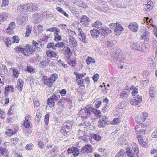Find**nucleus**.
I'll list each match as a JSON object with an SVG mask.
<instances>
[{
  "mask_svg": "<svg viewBox=\"0 0 157 157\" xmlns=\"http://www.w3.org/2000/svg\"><path fill=\"white\" fill-rule=\"evenodd\" d=\"M92 25L93 27L98 29L100 34H101L102 36H105L112 32L110 29L106 27L99 21H96L92 24Z\"/></svg>",
  "mask_w": 157,
  "mask_h": 157,
  "instance_id": "obj_1",
  "label": "nucleus"
},
{
  "mask_svg": "<svg viewBox=\"0 0 157 157\" xmlns=\"http://www.w3.org/2000/svg\"><path fill=\"white\" fill-rule=\"evenodd\" d=\"M57 78V75L55 74L51 75L48 78L46 76H43L42 77L41 80L45 85L50 86Z\"/></svg>",
  "mask_w": 157,
  "mask_h": 157,
  "instance_id": "obj_2",
  "label": "nucleus"
},
{
  "mask_svg": "<svg viewBox=\"0 0 157 157\" xmlns=\"http://www.w3.org/2000/svg\"><path fill=\"white\" fill-rule=\"evenodd\" d=\"M93 151V148L92 146L90 145L87 144L84 146H83L81 148L80 150V154L83 155L85 154H87L92 152Z\"/></svg>",
  "mask_w": 157,
  "mask_h": 157,
  "instance_id": "obj_3",
  "label": "nucleus"
},
{
  "mask_svg": "<svg viewBox=\"0 0 157 157\" xmlns=\"http://www.w3.org/2000/svg\"><path fill=\"white\" fill-rule=\"evenodd\" d=\"M73 124V122L72 121L68 120L64 123L62 127V128L61 130V132H63L67 133L69 131V130L71 129Z\"/></svg>",
  "mask_w": 157,
  "mask_h": 157,
  "instance_id": "obj_4",
  "label": "nucleus"
},
{
  "mask_svg": "<svg viewBox=\"0 0 157 157\" xmlns=\"http://www.w3.org/2000/svg\"><path fill=\"white\" fill-rule=\"evenodd\" d=\"M27 20V18L24 14H21L17 16V22L18 25H23L26 23Z\"/></svg>",
  "mask_w": 157,
  "mask_h": 157,
  "instance_id": "obj_5",
  "label": "nucleus"
},
{
  "mask_svg": "<svg viewBox=\"0 0 157 157\" xmlns=\"http://www.w3.org/2000/svg\"><path fill=\"white\" fill-rule=\"evenodd\" d=\"M68 154L72 153L75 157H76L80 154V151L75 147H71L68 149L67 151Z\"/></svg>",
  "mask_w": 157,
  "mask_h": 157,
  "instance_id": "obj_6",
  "label": "nucleus"
},
{
  "mask_svg": "<svg viewBox=\"0 0 157 157\" xmlns=\"http://www.w3.org/2000/svg\"><path fill=\"white\" fill-rule=\"evenodd\" d=\"M150 96L153 98L157 94V87L154 85H151L149 89Z\"/></svg>",
  "mask_w": 157,
  "mask_h": 157,
  "instance_id": "obj_7",
  "label": "nucleus"
},
{
  "mask_svg": "<svg viewBox=\"0 0 157 157\" xmlns=\"http://www.w3.org/2000/svg\"><path fill=\"white\" fill-rule=\"evenodd\" d=\"M68 38L70 46L75 49L78 46L77 42L75 39L71 35H69Z\"/></svg>",
  "mask_w": 157,
  "mask_h": 157,
  "instance_id": "obj_8",
  "label": "nucleus"
},
{
  "mask_svg": "<svg viewBox=\"0 0 157 157\" xmlns=\"http://www.w3.org/2000/svg\"><path fill=\"white\" fill-rule=\"evenodd\" d=\"M80 22L82 25L87 27L90 24V20L88 17L85 15H83L81 17Z\"/></svg>",
  "mask_w": 157,
  "mask_h": 157,
  "instance_id": "obj_9",
  "label": "nucleus"
},
{
  "mask_svg": "<svg viewBox=\"0 0 157 157\" xmlns=\"http://www.w3.org/2000/svg\"><path fill=\"white\" fill-rule=\"evenodd\" d=\"M142 100V97L139 95L133 97L130 101V103L132 105H137L139 104Z\"/></svg>",
  "mask_w": 157,
  "mask_h": 157,
  "instance_id": "obj_10",
  "label": "nucleus"
},
{
  "mask_svg": "<svg viewBox=\"0 0 157 157\" xmlns=\"http://www.w3.org/2000/svg\"><path fill=\"white\" fill-rule=\"evenodd\" d=\"M128 28L132 32H136L139 29V26L135 22H131L128 25Z\"/></svg>",
  "mask_w": 157,
  "mask_h": 157,
  "instance_id": "obj_11",
  "label": "nucleus"
},
{
  "mask_svg": "<svg viewBox=\"0 0 157 157\" xmlns=\"http://www.w3.org/2000/svg\"><path fill=\"white\" fill-rule=\"evenodd\" d=\"M131 148H127L126 151L127 155L129 157H138L139 156L138 153H136Z\"/></svg>",
  "mask_w": 157,
  "mask_h": 157,
  "instance_id": "obj_12",
  "label": "nucleus"
},
{
  "mask_svg": "<svg viewBox=\"0 0 157 157\" xmlns=\"http://www.w3.org/2000/svg\"><path fill=\"white\" fill-rule=\"evenodd\" d=\"M137 138L140 144L142 147H147L148 146L147 143L146 142V140L142 139V136L140 135H139L137 136Z\"/></svg>",
  "mask_w": 157,
  "mask_h": 157,
  "instance_id": "obj_13",
  "label": "nucleus"
},
{
  "mask_svg": "<svg viewBox=\"0 0 157 157\" xmlns=\"http://www.w3.org/2000/svg\"><path fill=\"white\" fill-rule=\"evenodd\" d=\"M150 37L149 33L146 31L143 33L141 38L144 40L145 44H147L150 41Z\"/></svg>",
  "mask_w": 157,
  "mask_h": 157,
  "instance_id": "obj_14",
  "label": "nucleus"
},
{
  "mask_svg": "<svg viewBox=\"0 0 157 157\" xmlns=\"http://www.w3.org/2000/svg\"><path fill=\"white\" fill-rule=\"evenodd\" d=\"M107 117L106 116L103 117L98 122V126L100 127H104L107 123Z\"/></svg>",
  "mask_w": 157,
  "mask_h": 157,
  "instance_id": "obj_15",
  "label": "nucleus"
},
{
  "mask_svg": "<svg viewBox=\"0 0 157 157\" xmlns=\"http://www.w3.org/2000/svg\"><path fill=\"white\" fill-rule=\"evenodd\" d=\"M90 34L92 37L96 38L98 37L99 35L100 34L98 29H95L91 30L90 31Z\"/></svg>",
  "mask_w": 157,
  "mask_h": 157,
  "instance_id": "obj_16",
  "label": "nucleus"
},
{
  "mask_svg": "<svg viewBox=\"0 0 157 157\" xmlns=\"http://www.w3.org/2000/svg\"><path fill=\"white\" fill-rule=\"evenodd\" d=\"M130 48L136 51H140L142 49L139 44L136 42L131 43L130 45Z\"/></svg>",
  "mask_w": 157,
  "mask_h": 157,
  "instance_id": "obj_17",
  "label": "nucleus"
},
{
  "mask_svg": "<svg viewBox=\"0 0 157 157\" xmlns=\"http://www.w3.org/2000/svg\"><path fill=\"white\" fill-rule=\"evenodd\" d=\"M123 30V28L121 25L119 24L114 29L115 33L117 35H119L121 33V32Z\"/></svg>",
  "mask_w": 157,
  "mask_h": 157,
  "instance_id": "obj_18",
  "label": "nucleus"
},
{
  "mask_svg": "<svg viewBox=\"0 0 157 157\" xmlns=\"http://www.w3.org/2000/svg\"><path fill=\"white\" fill-rule=\"evenodd\" d=\"M78 38L80 40L84 43H87V39L86 37L85 34L84 33L82 34L78 35Z\"/></svg>",
  "mask_w": 157,
  "mask_h": 157,
  "instance_id": "obj_19",
  "label": "nucleus"
},
{
  "mask_svg": "<svg viewBox=\"0 0 157 157\" xmlns=\"http://www.w3.org/2000/svg\"><path fill=\"white\" fill-rule=\"evenodd\" d=\"M129 91L127 89H125L122 90L121 91L120 96L122 98H124L126 97L129 94Z\"/></svg>",
  "mask_w": 157,
  "mask_h": 157,
  "instance_id": "obj_20",
  "label": "nucleus"
},
{
  "mask_svg": "<svg viewBox=\"0 0 157 157\" xmlns=\"http://www.w3.org/2000/svg\"><path fill=\"white\" fill-rule=\"evenodd\" d=\"M49 62L50 60L48 59L46 60H42L40 62V66L44 68L49 64Z\"/></svg>",
  "mask_w": 157,
  "mask_h": 157,
  "instance_id": "obj_21",
  "label": "nucleus"
},
{
  "mask_svg": "<svg viewBox=\"0 0 157 157\" xmlns=\"http://www.w3.org/2000/svg\"><path fill=\"white\" fill-rule=\"evenodd\" d=\"M26 4H21L17 8V11L26 12Z\"/></svg>",
  "mask_w": 157,
  "mask_h": 157,
  "instance_id": "obj_22",
  "label": "nucleus"
},
{
  "mask_svg": "<svg viewBox=\"0 0 157 157\" xmlns=\"http://www.w3.org/2000/svg\"><path fill=\"white\" fill-rule=\"evenodd\" d=\"M29 8H30V11H34L36 10L38 8V6L36 4H33L32 3H29Z\"/></svg>",
  "mask_w": 157,
  "mask_h": 157,
  "instance_id": "obj_23",
  "label": "nucleus"
},
{
  "mask_svg": "<svg viewBox=\"0 0 157 157\" xmlns=\"http://www.w3.org/2000/svg\"><path fill=\"white\" fill-rule=\"evenodd\" d=\"M46 54L48 57L51 58L56 57L57 55L54 52L50 50L47 51L46 52Z\"/></svg>",
  "mask_w": 157,
  "mask_h": 157,
  "instance_id": "obj_24",
  "label": "nucleus"
},
{
  "mask_svg": "<svg viewBox=\"0 0 157 157\" xmlns=\"http://www.w3.org/2000/svg\"><path fill=\"white\" fill-rule=\"evenodd\" d=\"M14 91L13 86L12 85H8V86L5 88L4 93L6 94L9 92H12Z\"/></svg>",
  "mask_w": 157,
  "mask_h": 157,
  "instance_id": "obj_25",
  "label": "nucleus"
},
{
  "mask_svg": "<svg viewBox=\"0 0 157 157\" xmlns=\"http://www.w3.org/2000/svg\"><path fill=\"white\" fill-rule=\"evenodd\" d=\"M47 104L50 107H52L55 105V101L50 97L48 99Z\"/></svg>",
  "mask_w": 157,
  "mask_h": 157,
  "instance_id": "obj_26",
  "label": "nucleus"
},
{
  "mask_svg": "<svg viewBox=\"0 0 157 157\" xmlns=\"http://www.w3.org/2000/svg\"><path fill=\"white\" fill-rule=\"evenodd\" d=\"M23 84V81L21 80H19V81L18 82L17 86V87L19 91H21L22 90Z\"/></svg>",
  "mask_w": 157,
  "mask_h": 157,
  "instance_id": "obj_27",
  "label": "nucleus"
},
{
  "mask_svg": "<svg viewBox=\"0 0 157 157\" xmlns=\"http://www.w3.org/2000/svg\"><path fill=\"white\" fill-rule=\"evenodd\" d=\"M15 133V131H13L10 129H7L5 132V134L9 136H11Z\"/></svg>",
  "mask_w": 157,
  "mask_h": 157,
  "instance_id": "obj_28",
  "label": "nucleus"
},
{
  "mask_svg": "<svg viewBox=\"0 0 157 157\" xmlns=\"http://www.w3.org/2000/svg\"><path fill=\"white\" fill-rule=\"evenodd\" d=\"M108 102V99L106 98H105L103 100V103L104 105V108L103 109H102V111H104V110H105L106 109H107L109 107V105H108L107 104Z\"/></svg>",
  "mask_w": 157,
  "mask_h": 157,
  "instance_id": "obj_29",
  "label": "nucleus"
},
{
  "mask_svg": "<svg viewBox=\"0 0 157 157\" xmlns=\"http://www.w3.org/2000/svg\"><path fill=\"white\" fill-rule=\"evenodd\" d=\"M32 26L31 25H28L26 27L25 36H29L32 31Z\"/></svg>",
  "mask_w": 157,
  "mask_h": 157,
  "instance_id": "obj_30",
  "label": "nucleus"
},
{
  "mask_svg": "<svg viewBox=\"0 0 157 157\" xmlns=\"http://www.w3.org/2000/svg\"><path fill=\"white\" fill-rule=\"evenodd\" d=\"M125 154V152L122 149H121L116 155L115 157H123Z\"/></svg>",
  "mask_w": 157,
  "mask_h": 157,
  "instance_id": "obj_31",
  "label": "nucleus"
},
{
  "mask_svg": "<svg viewBox=\"0 0 157 157\" xmlns=\"http://www.w3.org/2000/svg\"><path fill=\"white\" fill-rule=\"evenodd\" d=\"M86 63L89 65L92 63H94L95 62L94 59L91 57L88 56V59L86 60Z\"/></svg>",
  "mask_w": 157,
  "mask_h": 157,
  "instance_id": "obj_32",
  "label": "nucleus"
},
{
  "mask_svg": "<svg viewBox=\"0 0 157 157\" xmlns=\"http://www.w3.org/2000/svg\"><path fill=\"white\" fill-rule=\"evenodd\" d=\"M8 16V14L6 13H1L0 15V20H2L4 21L6 20Z\"/></svg>",
  "mask_w": 157,
  "mask_h": 157,
  "instance_id": "obj_33",
  "label": "nucleus"
},
{
  "mask_svg": "<svg viewBox=\"0 0 157 157\" xmlns=\"http://www.w3.org/2000/svg\"><path fill=\"white\" fill-rule=\"evenodd\" d=\"M46 31H49L52 32H54L55 31H56V32H58V33H60L59 29L55 27H52L46 30Z\"/></svg>",
  "mask_w": 157,
  "mask_h": 157,
  "instance_id": "obj_34",
  "label": "nucleus"
},
{
  "mask_svg": "<svg viewBox=\"0 0 157 157\" xmlns=\"http://www.w3.org/2000/svg\"><path fill=\"white\" fill-rule=\"evenodd\" d=\"M65 43L63 42H58L56 43L55 45L56 48H63L65 47Z\"/></svg>",
  "mask_w": 157,
  "mask_h": 157,
  "instance_id": "obj_35",
  "label": "nucleus"
},
{
  "mask_svg": "<svg viewBox=\"0 0 157 157\" xmlns=\"http://www.w3.org/2000/svg\"><path fill=\"white\" fill-rule=\"evenodd\" d=\"M132 150H134V151L136 152H139V148L138 147V146L136 144L134 143H133L132 144Z\"/></svg>",
  "mask_w": 157,
  "mask_h": 157,
  "instance_id": "obj_36",
  "label": "nucleus"
},
{
  "mask_svg": "<svg viewBox=\"0 0 157 157\" xmlns=\"http://www.w3.org/2000/svg\"><path fill=\"white\" fill-rule=\"evenodd\" d=\"M153 6L148 4H146L144 5V9L147 11H150L152 9Z\"/></svg>",
  "mask_w": 157,
  "mask_h": 157,
  "instance_id": "obj_37",
  "label": "nucleus"
},
{
  "mask_svg": "<svg viewBox=\"0 0 157 157\" xmlns=\"http://www.w3.org/2000/svg\"><path fill=\"white\" fill-rule=\"evenodd\" d=\"M93 109H94L91 108V107H90L89 106H87L85 108V112L87 114H90L91 112H93Z\"/></svg>",
  "mask_w": 157,
  "mask_h": 157,
  "instance_id": "obj_38",
  "label": "nucleus"
},
{
  "mask_svg": "<svg viewBox=\"0 0 157 157\" xmlns=\"http://www.w3.org/2000/svg\"><path fill=\"white\" fill-rule=\"evenodd\" d=\"M58 32L55 33L54 34L55 40L56 41L61 40L62 38L61 36L59 34Z\"/></svg>",
  "mask_w": 157,
  "mask_h": 157,
  "instance_id": "obj_39",
  "label": "nucleus"
},
{
  "mask_svg": "<svg viewBox=\"0 0 157 157\" xmlns=\"http://www.w3.org/2000/svg\"><path fill=\"white\" fill-rule=\"evenodd\" d=\"M50 97L56 102L57 101L59 100L60 98V96L59 95L53 94L52 96H51Z\"/></svg>",
  "mask_w": 157,
  "mask_h": 157,
  "instance_id": "obj_40",
  "label": "nucleus"
},
{
  "mask_svg": "<svg viewBox=\"0 0 157 157\" xmlns=\"http://www.w3.org/2000/svg\"><path fill=\"white\" fill-rule=\"evenodd\" d=\"M130 89H133V91L132 92V94L133 95H135L138 93V89L137 87H135L133 86H132Z\"/></svg>",
  "mask_w": 157,
  "mask_h": 157,
  "instance_id": "obj_41",
  "label": "nucleus"
},
{
  "mask_svg": "<svg viewBox=\"0 0 157 157\" xmlns=\"http://www.w3.org/2000/svg\"><path fill=\"white\" fill-rule=\"evenodd\" d=\"M93 113L97 117H100L101 116V113L100 112V111L96 109H93Z\"/></svg>",
  "mask_w": 157,
  "mask_h": 157,
  "instance_id": "obj_42",
  "label": "nucleus"
},
{
  "mask_svg": "<svg viewBox=\"0 0 157 157\" xmlns=\"http://www.w3.org/2000/svg\"><path fill=\"white\" fill-rule=\"evenodd\" d=\"M74 73L76 77L79 79L82 78H83L86 74L85 73L80 74L77 72H75Z\"/></svg>",
  "mask_w": 157,
  "mask_h": 157,
  "instance_id": "obj_43",
  "label": "nucleus"
},
{
  "mask_svg": "<svg viewBox=\"0 0 157 157\" xmlns=\"http://www.w3.org/2000/svg\"><path fill=\"white\" fill-rule=\"evenodd\" d=\"M46 47L48 48H52V49L54 50L56 49L55 45L53 43L51 42L48 44Z\"/></svg>",
  "mask_w": 157,
  "mask_h": 157,
  "instance_id": "obj_44",
  "label": "nucleus"
},
{
  "mask_svg": "<svg viewBox=\"0 0 157 157\" xmlns=\"http://www.w3.org/2000/svg\"><path fill=\"white\" fill-rule=\"evenodd\" d=\"M8 151V150L5 147H0V154L3 155L6 153Z\"/></svg>",
  "mask_w": 157,
  "mask_h": 157,
  "instance_id": "obj_45",
  "label": "nucleus"
},
{
  "mask_svg": "<svg viewBox=\"0 0 157 157\" xmlns=\"http://www.w3.org/2000/svg\"><path fill=\"white\" fill-rule=\"evenodd\" d=\"M150 63V66L152 68H154L155 66V63L153 61L152 58H150L149 60Z\"/></svg>",
  "mask_w": 157,
  "mask_h": 157,
  "instance_id": "obj_46",
  "label": "nucleus"
},
{
  "mask_svg": "<svg viewBox=\"0 0 157 157\" xmlns=\"http://www.w3.org/2000/svg\"><path fill=\"white\" fill-rule=\"evenodd\" d=\"M137 119L138 120H137L136 119V121H137L139 123H141L142 122H144L145 120V118L143 117L142 116H140V117H138Z\"/></svg>",
  "mask_w": 157,
  "mask_h": 157,
  "instance_id": "obj_47",
  "label": "nucleus"
},
{
  "mask_svg": "<svg viewBox=\"0 0 157 157\" xmlns=\"http://www.w3.org/2000/svg\"><path fill=\"white\" fill-rule=\"evenodd\" d=\"M121 121L120 118H114L112 121L111 124H115L119 123Z\"/></svg>",
  "mask_w": 157,
  "mask_h": 157,
  "instance_id": "obj_48",
  "label": "nucleus"
},
{
  "mask_svg": "<svg viewBox=\"0 0 157 157\" xmlns=\"http://www.w3.org/2000/svg\"><path fill=\"white\" fill-rule=\"evenodd\" d=\"M4 40L6 44L7 47H9V45L11 44V41L9 38H6Z\"/></svg>",
  "mask_w": 157,
  "mask_h": 157,
  "instance_id": "obj_49",
  "label": "nucleus"
},
{
  "mask_svg": "<svg viewBox=\"0 0 157 157\" xmlns=\"http://www.w3.org/2000/svg\"><path fill=\"white\" fill-rule=\"evenodd\" d=\"M33 145L31 143L28 144L25 147V149L27 150H31L33 149Z\"/></svg>",
  "mask_w": 157,
  "mask_h": 157,
  "instance_id": "obj_50",
  "label": "nucleus"
},
{
  "mask_svg": "<svg viewBox=\"0 0 157 157\" xmlns=\"http://www.w3.org/2000/svg\"><path fill=\"white\" fill-rule=\"evenodd\" d=\"M19 139L17 137H15L11 139V143L14 144H17L19 141Z\"/></svg>",
  "mask_w": 157,
  "mask_h": 157,
  "instance_id": "obj_51",
  "label": "nucleus"
},
{
  "mask_svg": "<svg viewBox=\"0 0 157 157\" xmlns=\"http://www.w3.org/2000/svg\"><path fill=\"white\" fill-rule=\"evenodd\" d=\"M49 115L48 114H46L44 117V121L45 124L47 125L48 124L49 119Z\"/></svg>",
  "mask_w": 157,
  "mask_h": 157,
  "instance_id": "obj_52",
  "label": "nucleus"
},
{
  "mask_svg": "<svg viewBox=\"0 0 157 157\" xmlns=\"http://www.w3.org/2000/svg\"><path fill=\"white\" fill-rule=\"evenodd\" d=\"M93 138L97 141L100 140L101 137L99 135L97 134H94L93 136Z\"/></svg>",
  "mask_w": 157,
  "mask_h": 157,
  "instance_id": "obj_53",
  "label": "nucleus"
},
{
  "mask_svg": "<svg viewBox=\"0 0 157 157\" xmlns=\"http://www.w3.org/2000/svg\"><path fill=\"white\" fill-rule=\"evenodd\" d=\"M13 75L15 78H17L18 77L19 73L17 70L16 69H14L13 70Z\"/></svg>",
  "mask_w": 157,
  "mask_h": 157,
  "instance_id": "obj_54",
  "label": "nucleus"
},
{
  "mask_svg": "<svg viewBox=\"0 0 157 157\" xmlns=\"http://www.w3.org/2000/svg\"><path fill=\"white\" fill-rule=\"evenodd\" d=\"M69 8L70 10L73 13H75L77 12V9L74 7L70 6H69Z\"/></svg>",
  "mask_w": 157,
  "mask_h": 157,
  "instance_id": "obj_55",
  "label": "nucleus"
},
{
  "mask_svg": "<svg viewBox=\"0 0 157 157\" xmlns=\"http://www.w3.org/2000/svg\"><path fill=\"white\" fill-rule=\"evenodd\" d=\"M66 52H67V55L70 56H71L72 54V51L70 48L69 47L66 48Z\"/></svg>",
  "mask_w": 157,
  "mask_h": 157,
  "instance_id": "obj_56",
  "label": "nucleus"
},
{
  "mask_svg": "<svg viewBox=\"0 0 157 157\" xmlns=\"http://www.w3.org/2000/svg\"><path fill=\"white\" fill-rule=\"evenodd\" d=\"M41 117L40 115V112L37 111L36 112V116L35 118V119L37 121H39L40 120Z\"/></svg>",
  "mask_w": 157,
  "mask_h": 157,
  "instance_id": "obj_57",
  "label": "nucleus"
},
{
  "mask_svg": "<svg viewBox=\"0 0 157 157\" xmlns=\"http://www.w3.org/2000/svg\"><path fill=\"white\" fill-rule=\"evenodd\" d=\"M118 25H119V24L117 23H111L109 26L110 28L114 29V28L117 27Z\"/></svg>",
  "mask_w": 157,
  "mask_h": 157,
  "instance_id": "obj_58",
  "label": "nucleus"
},
{
  "mask_svg": "<svg viewBox=\"0 0 157 157\" xmlns=\"http://www.w3.org/2000/svg\"><path fill=\"white\" fill-rule=\"evenodd\" d=\"M33 102L34 104V106L35 107H37L39 105V103L38 99H34L33 100Z\"/></svg>",
  "mask_w": 157,
  "mask_h": 157,
  "instance_id": "obj_59",
  "label": "nucleus"
},
{
  "mask_svg": "<svg viewBox=\"0 0 157 157\" xmlns=\"http://www.w3.org/2000/svg\"><path fill=\"white\" fill-rule=\"evenodd\" d=\"M9 0H2V3L1 6L2 7H6L9 4Z\"/></svg>",
  "mask_w": 157,
  "mask_h": 157,
  "instance_id": "obj_60",
  "label": "nucleus"
},
{
  "mask_svg": "<svg viewBox=\"0 0 157 157\" xmlns=\"http://www.w3.org/2000/svg\"><path fill=\"white\" fill-rule=\"evenodd\" d=\"M12 40V42L13 43H18L19 41L18 37L16 36H13Z\"/></svg>",
  "mask_w": 157,
  "mask_h": 157,
  "instance_id": "obj_61",
  "label": "nucleus"
},
{
  "mask_svg": "<svg viewBox=\"0 0 157 157\" xmlns=\"http://www.w3.org/2000/svg\"><path fill=\"white\" fill-rule=\"evenodd\" d=\"M78 84L80 85L82 87H84V81L83 79H81L79 80L78 81Z\"/></svg>",
  "mask_w": 157,
  "mask_h": 157,
  "instance_id": "obj_62",
  "label": "nucleus"
},
{
  "mask_svg": "<svg viewBox=\"0 0 157 157\" xmlns=\"http://www.w3.org/2000/svg\"><path fill=\"white\" fill-rule=\"evenodd\" d=\"M15 23L14 22H12L9 25V27L7 28V30H10V29H13L15 27Z\"/></svg>",
  "mask_w": 157,
  "mask_h": 157,
  "instance_id": "obj_63",
  "label": "nucleus"
},
{
  "mask_svg": "<svg viewBox=\"0 0 157 157\" xmlns=\"http://www.w3.org/2000/svg\"><path fill=\"white\" fill-rule=\"evenodd\" d=\"M68 64L72 67H75V60H71L68 61Z\"/></svg>",
  "mask_w": 157,
  "mask_h": 157,
  "instance_id": "obj_64",
  "label": "nucleus"
}]
</instances>
